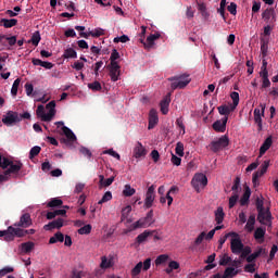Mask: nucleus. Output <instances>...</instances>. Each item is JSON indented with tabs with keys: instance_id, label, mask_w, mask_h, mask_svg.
<instances>
[{
	"instance_id": "nucleus-1",
	"label": "nucleus",
	"mask_w": 278,
	"mask_h": 278,
	"mask_svg": "<svg viewBox=\"0 0 278 278\" xmlns=\"http://www.w3.org/2000/svg\"><path fill=\"white\" fill-rule=\"evenodd\" d=\"M168 81H173L170 85L172 90H177V88H179V90H184V88H186V86L190 84L191 79L189 75L181 74L174 77H169Z\"/></svg>"
},
{
	"instance_id": "nucleus-11",
	"label": "nucleus",
	"mask_w": 278,
	"mask_h": 278,
	"mask_svg": "<svg viewBox=\"0 0 278 278\" xmlns=\"http://www.w3.org/2000/svg\"><path fill=\"white\" fill-rule=\"evenodd\" d=\"M227 121H229V117L224 116L222 119L214 122L212 125L214 131H217L218 134H225L227 130Z\"/></svg>"
},
{
	"instance_id": "nucleus-56",
	"label": "nucleus",
	"mask_w": 278,
	"mask_h": 278,
	"mask_svg": "<svg viewBox=\"0 0 278 278\" xmlns=\"http://www.w3.org/2000/svg\"><path fill=\"white\" fill-rule=\"evenodd\" d=\"M142 273V262H139L132 269H131V277H138Z\"/></svg>"
},
{
	"instance_id": "nucleus-35",
	"label": "nucleus",
	"mask_w": 278,
	"mask_h": 278,
	"mask_svg": "<svg viewBox=\"0 0 278 278\" xmlns=\"http://www.w3.org/2000/svg\"><path fill=\"white\" fill-rule=\"evenodd\" d=\"M168 105H170V98L167 96L164 100L161 101V112L162 114H168Z\"/></svg>"
},
{
	"instance_id": "nucleus-16",
	"label": "nucleus",
	"mask_w": 278,
	"mask_h": 278,
	"mask_svg": "<svg viewBox=\"0 0 278 278\" xmlns=\"http://www.w3.org/2000/svg\"><path fill=\"white\" fill-rule=\"evenodd\" d=\"M160 123V118L157 117V111L155 109H152L149 113V124H148V129H155V125Z\"/></svg>"
},
{
	"instance_id": "nucleus-13",
	"label": "nucleus",
	"mask_w": 278,
	"mask_h": 278,
	"mask_svg": "<svg viewBox=\"0 0 278 278\" xmlns=\"http://www.w3.org/2000/svg\"><path fill=\"white\" fill-rule=\"evenodd\" d=\"M22 168L23 164L21 161H13L11 165H9V168L5 170V175H18Z\"/></svg>"
},
{
	"instance_id": "nucleus-42",
	"label": "nucleus",
	"mask_w": 278,
	"mask_h": 278,
	"mask_svg": "<svg viewBox=\"0 0 278 278\" xmlns=\"http://www.w3.org/2000/svg\"><path fill=\"white\" fill-rule=\"evenodd\" d=\"M236 275H238V270H236V268L233 267H227L224 271L223 278H231V277H236Z\"/></svg>"
},
{
	"instance_id": "nucleus-39",
	"label": "nucleus",
	"mask_w": 278,
	"mask_h": 278,
	"mask_svg": "<svg viewBox=\"0 0 278 278\" xmlns=\"http://www.w3.org/2000/svg\"><path fill=\"white\" fill-rule=\"evenodd\" d=\"M262 79V88H270V79H268V73H260Z\"/></svg>"
},
{
	"instance_id": "nucleus-22",
	"label": "nucleus",
	"mask_w": 278,
	"mask_h": 278,
	"mask_svg": "<svg viewBox=\"0 0 278 278\" xmlns=\"http://www.w3.org/2000/svg\"><path fill=\"white\" fill-rule=\"evenodd\" d=\"M264 236H266V228L258 227L254 231V240L262 244L264 242Z\"/></svg>"
},
{
	"instance_id": "nucleus-60",
	"label": "nucleus",
	"mask_w": 278,
	"mask_h": 278,
	"mask_svg": "<svg viewBox=\"0 0 278 278\" xmlns=\"http://www.w3.org/2000/svg\"><path fill=\"white\" fill-rule=\"evenodd\" d=\"M228 12H230V14H232V16H236V14H238V4H236V2H231L228 7H227Z\"/></svg>"
},
{
	"instance_id": "nucleus-32",
	"label": "nucleus",
	"mask_w": 278,
	"mask_h": 278,
	"mask_svg": "<svg viewBox=\"0 0 278 278\" xmlns=\"http://www.w3.org/2000/svg\"><path fill=\"white\" fill-rule=\"evenodd\" d=\"M21 251L22 253H31V251H34V247H36V244L31 241H27L24 243H21Z\"/></svg>"
},
{
	"instance_id": "nucleus-5",
	"label": "nucleus",
	"mask_w": 278,
	"mask_h": 278,
	"mask_svg": "<svg viewBox=\"0 0 278 278\" xmlns=\"http://www.w3.org/2000/svg\"><path fill=\"white\" fill-rule=\"evenodd\" d=\"M191 186L197 192H201V188L207 186V176L205 174H195L191 180Z\"/></svg>"
},
{
	"instance_id": "nucleus-9",
	"label": "nucleus",
	"mask_w": 278,
	"mask_h": 278,
	"mask_svg": "<svg viewBox=\"0 0 278 278\" xmlns=\"http://www.w3.org/2000/svg\"><path fill=\"white\" fill-rule=\"evenodd\" d=\"M262 18L267 25H273L277 21V15L275 14L274 8H267L262 13Z\"/></svg>"
},
{
	"instance_id": "nucleus-4",
	"label": "nucleus",
	"mask_w": 278,
	"mask_h": 278,
	"mask_svg": "<svg viewBox=\"0 0 278 278\" xmlns=\"http://www.w3.org/2000/svg\"><path fill=\"white\" fill-rule=\"evenodd\" d=\"M2 123L7 127H13L17 123H21V117L16 111H8L5 115L2 116Z\"/></svg>"
},
{
	"instance_id": "nucleus-49",
	"label": "nucleus",
	"mask_w": 278,
	"mask_h": 278,
	"mask_svg": "<svg viewBox=\"0 0 278 278\" xmlns=\"http://www.w3.org/2000/svg\"><path fill=\"white\" fill-rule=\"evenodd\" d=\"M230 98L232 99V108H238V103H240V93L232 91Z\"/></svg>"
},
{
	"instance_id": "nucleus-29",
	"label": "nucleus",
	"mask_w": 278,
	"mask_h": 278,
	"mask_svg": "<svg viewBox=\"0 0 278 278\" xmlns=\"http://www.w3.org/2000/svg\"><path fill=\"white\" fill-rule=\"evenodd\" d=\"M55 216H66V210H64V208L55 210L52 212H48L46 215L47 220H53V218H55Z\"/></svg>"
},
{
	"instance_id": "nucleus-38",
	"label": "nucleus",
	"mask_w": 278,
	"mask_h": 278,
	"mask_svg": "<svg viewBox=\"0 0 278 278\" xmlns=\"http://www.w3.org/2000/svg\"><path fill=\"white\" fill-rule=\"evenodd\" d=\"M40 31H35L30 38V40H28V43L34 45V47H38V45H40Z\"/></svg>"
},
{
	"instance_id": "nucleus-43",
	"label": "nucleus",
	"mask_w": 278,
	"mask_h": 278,
	"mask_svg": "<svg viewBox=\"0 0 278 278\" xmlns=\"http://www.w3.org/2000/svg\"><path fill=\"white\" fill-rule=\"evenodd\" d=\"M136 194V189L131 188V185H125L123 190L124 197H134Z\"/></svg>"
},
{
	"instance_id": "nucleus-2",
	"label": "nucleus",
	"mask_w": 278,
	"mask_h": 278,
	"mask_svg": "<svg viewBox=\"0 0 278 278\" xmlns=\"http://www.w3.org/2000/svg\"><path fill=\"white\" fill-rule=\"evenodd\" d=\"M153 223H155V219L153 218V210H150L146 217H142L132 224V229H146V227H151Z\"/></svg>"
},
{
	"instance_id": "nucleus-27",
	"label": "nucleus",
	"mask_w": 278,
	"mask_h": 278,
	"mask_svg": "<svg viewBox=\"0 0 278 278\" xmlns=\"http://www.w3.org/2000/svg\"><path fill=\"white\" fill-rule=\"evenodd\" d=\"M160 36V33L148 36L147 43H144V49H151L153 45H155V40H157Z\"/></svg>"
},
{
	"instance_id": "nucleus-17",
	"label": "nucleus",
	"mask_w": 278,
	"mask_h": 278,
	"mask_svg": "<svg viewBox=\"0 0 278 278\" xmlns=\"http://www.w3.org/2000/svg\"><path fill=\"white\" fill-rule=\"evenodd\" d=\"M62 131H63L64 136H66V138H67V139L62 140V142H64L65 144H67V142H76L77 141V136H75V132H73V130H71V128L63 126Z\"/></svg>"
},
{
	"instance_id": "nucleus-64",
	"label": "nucleus",
	"mask_w": 278,
	"mask_h": 278,
	"mask_svg": "<svg viewBox=\"0 0 278 278\" xmlns=\"http://www.w3.org/2000/svg\"><path fill=\"white\" fill-rule=\"evenodd\" d=\"M252 254H254V257L257 260L260 255H268V251L264 248H258V251H255Z\"/></svg>"
},
{
	"instance_id": "nucleus-14",
	"label": "nucleus",
	"mask_w": 278,
	"mask_h": 278,
	"mask_svg": "<svg viewBox=\"0 0 278 278\" xmlns=\"http://www.w3.org/2000/svg\"><path fill=\"white\" fill-rule=\"evenodd\" d=\"M62 227H64V219L59 217L58 219L50 222L48 225H45L43 229L46 231H52V229H62Z\"/></svg>"
},
{
	"instance_id": "nucleus-25",
	"label": "nucleus",
	"mask_w": 278,
	"mask_h": 278,
	"mask_svg": "<svg viewBox=\"0 0 278 278\" xmlns=\"http://www.w3.org/2000/svg\"><path fill=\"white\" fill-rule=\"evenodd\" d=\"M9 229L14 233L15 238H25L27 236V232L22 227L9 226Z\"/></svg>"
},
{
	"instance_id": "nucleus-20",
	"label": "nucleus",
	"mask_w": 278,
	"mask_h": 278,
	"mask_svg": "<svg viewBox=\"0 0 278 278\" xmlns=\"http://www.w3.org/2000/svg\"><path fill=\"white\" fill-rule=\"evenodd\" d=\"M217 110H218L220 116L228 117L229 114H231V112H233L236 110V106H233L232 104H230V105L224 104V105L218 106Z\"/></svg>"
},
{
	"instance_id": "nucleus-63",
	"label": "nucleus",
	"mask_w": 278,
	"mask_h": 278,
	"mask_svg": "<svg viewBox=\"0 0 278 278\" xmlns=\"http://www.w3.org/2000/svg\"><path fill=\"white\" fill-rule=\"evenodd\" d=\"M170 162H172V164H174V166H181V157H179L173 153H172Z\"/></svg>"
},
{
	"instance_id": "nucleus-8",
	"label": "nucleus",
	"mask_w": 278,
	"mask_h": 278,
	"mask_svg": "<svg viewBox=\"0 0 278 278\" xmlns=\"http://www.w3.org/2000/svg\"><path fill=\"white\" fill-rule=\"evenodd\" d=\"M154 201H155V185H152L148 188V191L146 193L144 207H147V210H149L150 207H153Z\"/></svg>"
},
{
	"instance_id": "nucleus-58",
	"label": "nucleus",
	"mask_w": 278,
	"mask_h": 278,
	"mask_svg": "<svg viewBox=\"0 0 278 278\" xmlns=\"http://www.w3.org/2000/svg\"><path fill=\"white\" fill-rule=\"evenodd\" d=\"M231 262V256L224 254L220 256L219 266H227Z\"/></svg>"
},
{
	"instance_id": "nucleus-23",
	"label": "nucleus",
	"mask_w": 278,
	"mask_h": 278,
	"mask_svg": "<svg viewBox=\"0 0 278 278\" xmlns=\"http://www.w3.org/2000/svg\"><path fill=\"white\" fill-rule=\"evenodd\" d=\"M251 199V188L249 186H245L244 192L240 199V205L244 207V205H249V200Z\"/></svg>"
},
{
	"instance_id": "nucleus-24",
	"label": "nucleus",
	"mask_w": 278,
	"mask_h": 278,
	"mask_svg": "<svg viewBox=\"0 0 278 278\" xmlns=\"http://www.w3.org/2000/svg\"><path fill=\"white\" fill-rule=\"evenodd\" d=\"M270 147H273V137H268L265 139V141L263 142V144L260 148L258 157H262V155H264V153H266V151H268V149H270Z\"/></svg>"
},
{
	"instance_id": "nucleus-10",
	"label": "nucleus",
	"mask_w": 278,
	"mask_h": 278,
	"mask_svg": "<svg viewBox=\"0 0 278 278\" xmlns=\"http://www.w3.org/2000/svg\"><path fill=\"white\" fill-rule=\"evenodd\" d=\"M257 220L261 225H268L273 220V214L270 213V207L263 208L261 213L258 212Z\"/></svg>"
},
{
	"instance_id": "nucleus-46",
	"label": "nucleus",
	"mask_w": 278,
	"mask_h": 278,
	"mask_svg": "<svg viewBox=\"0 0 278 278\" xmlns=\"http://www.w3.org/2000/svg\"><path fill=\"white\" fill-rule=\"evenodd\" d=\"M261 53L262 58H266L268 55V41L261 39Z\"/></svg>"
},
{
	"instance_id": "nucleus-31",
	"label": "nucleus",
	"mask_w": 278,
	"mask_h": 278,
	"mask_svg": "<svg viewBox=\"0 0 278 278\" xmlns=\"http://www.w3.org/2000/svg\"><path fill=\"white\" fill-rule=\"evenodd\" d=\"M224 220H225V211L223 210V206H219L215 211V222L217 225H222Z\"/></svg>"
},
{
	"instance_id": "nucleus-19",
	"label": "nucleus",
	"mask_w": 278,
	"mask_h": 278,
	"mask_svg": "<svg viewBox=\"0 0 278 278\" xmlns=\"http://www.w3.org/2000/svg\"><path fill=\"white\" fill-rule=\"evenodd\" d=\"M0 238H3L4 242H14L16 237L9 226L7 230H0Z\"/></svg>"
},
{
	"instance_id": "nucleus-54",
	"label": "nucleus",
	"mask_w": 278,
	"mask_h": 278,
	"mask_svg": "<svg viewBox=\"0 0 278 278\" xmlns=\"http://www.w3.org/2000/svg\"><path fill=\"white\" fill-rule=\"evenodd\" d=\"M88 88H89V90H93V92H99L102 90L101 83H99L97 80L88 84Z\"/></svg>"
},
{
	"instance_id": "nucleus-51",
	"label": "nucleus",
	"mask_w": 278,
	"mask_h": 278,
	"mask_svg": "<svg viewBox=\"0 0 278 278\" xmlns=\"http://www.w3.org/2000/svg\"><path fill=\"white\" fill-rule=\"evenodd\" d=\"M168 262V255L161 254L155 260V266H162V264H166Z\"/></svg>"
},
{
	"instance_id": "nucleus-37",
	"label": "nucleus",
	"mask_w": 278,
	"mask_h": 278,
	"mask_svg": "<svg viewBox=\"0 0 278 278\" xmlns=\"http://www.w3.org/2000/svg\"><path fill=\"white\" fill-rule=\"evenodd\" d=\"M245 229L251 233L253 229H255V214L249 216L248 223L245 225Z\"/></svg>"
},
{
	"instance_id": "nucleus-48",
	"label": "nucleus",
	"mask_w": 278,
	"mask_h": 278,
	"mask_svg": "<svg viewBox=\"0 0 278 278\" xmlns=\"http://www.w3.org/2000/svg\"><path fill=\"white\" fill-rule=\"evenodd\" d=\"M129 214H131V205H127L122 210V217H121L122 223L123 220H127V218H129Z\"/></svg>"
},
{
	"instance_id": "nucleus-55",
	"label": "nucleus",
	"mask_w": 278,
	"mask_h": 278,
	"mask_svg": "<svg viewBox=\"0 0 278 278\" xmlns=\"http://www.w3.org/2000/svg\"><path fill=\"white\" fill-rule=\"evenodd\" d=\"M240 197L238 195V193L233 192L232 195L229 198V210L236 207V204L238 203V199Z\"/></svg>"
},
{
	"instance_id": "nucleus-61",
	"label": "nucleus",
	"mask_w": 278,
	"mask_h": 278,
	"mask_svg": "<svg viewBox=\"0 0 278 278\" xmlns=\"http://www.w3.org/2000/svg\"><path fill=\"white\" fill-rule=\"evenodd\" d=\"M175 151L176 155H179V157H184V144L181 143V141L177 142Z\"/></svg>"
},
{
	"instance_id": "nucleus-33",
	"label": "nucleus",
	"mask_w": 278,
	"mask_h": 278,
	"mask_svg": "<svg viewBox=\"0 0 278 278\" xmlns=\"http://www.w3.org/2000/svg\"><path fill=\"white\" fill-rule=\"evenodd\" d=\"M99 184L102 188H110L111 184H114V177H110L108 179H105V176L100 175L99 176Z\"/></svg>"
},
{
	"instance_id": "nucleus-40",
	"label": "nucleus",
	"mask_w": 278,
	"mask_h": 278,
	"mask_svg": "<svg viewBox=\"0 0 278 278\" xmlns=\"http://www.w3.org/2000/svg\"><path fill=\"white\" fill-rule=\"evenodd\" d=\"M63 58H65L66 60L75 59V58H77V51H75V49H73V48H67L64 51Z\"/></svg>"
},
{
	"instance_id": "nucleus-62",
	"label": "nucleus",
	"mask_w": 278,
	"mask_h": 278,
	"mask_svg": "<svg viewBox=\"0 0 278 278\" xmlns=\"http://www.w3.org/2000/svg\"><path fill=\"white\" fill-rule=\"evenodd\" d=\"M104 155H111L112 157H115L116 160H121V154H118L114 149L105 150Z\"/></svg>"
},
{
	"instance_id": "nucleus-52",
	"label": "nucleus",
	"mask_w": 278,
	"mask_h": 278,
	"mask_svg": "<svg viewBox=\"0 0 278 278\" xmlns=\"http://www.w3.org/2000/svg\"><path fill=\"white\" fill-rule=\"evenodd\" d=\"M64 202L61 199L58 198H53L49 203H48V207H61V205H63Z\"/></svg>"
},
{
	"instance_id": "nucleus-30",
	"label": "nucleus",
	"mask_w": 278,
	"mask_h": 278,
	"mask_svg": "<svg viewBox=\"0 0 278 278\" xmlns=\"http://www.w3.org/2000/svg\"><path fill=\"white\" fill-rule=\"evenodd\" d=\"M36 114L43 123H49L51 119H47V116H49V113H45V105L40 104L37 108Z\"/></svg>"
},
{
	"instance_id": "nucleus-53",
	"label": "nucleus",
	"mask_w": 278,
	"mask_h": 278,
	"mask_svg": "<svg viewBox=\"0 0 278 278\" xmlns=\"http://www.w3.org/2000/svg\"><path fill=\"white\" fill-rule=\"evenodd\" d=\"M119 59H121V53H118V50L113 49L111 56H110V60H111L110 64H118V62H116V60H119Z\"/></svg>"
},
{
	"instance_id": "nucleus-57",
	"label": "nucleus",
	"mask_w": 278,
	"mask_h": 278,
	"mask_svg": "<svg viewBox=\"0 0 278 278\" xmlns=\"http://www.w3.org/2000/svg\"><path fill=\"white\" fill-rule=\"evenodd\" d=\"M108 201H112V191H106L98 202V205H103V203H108Z\"/></svg>"
},
{
	"instance_id": "nucleus-12",
	"label": "nucleus",
	"mask_w": 278,
	"mask_h": 278,
	"mask_svg": "<svg viewBox=\"0 0 278 278\" xmlns=\"http://www.w3.org/2000/svg\"><path fill=\"white\" fill-rule=\"evenodd\" d=\"M243 247L244 243H242V240H240V238L231 239L230 249L235 255H240L242 253Z\"/></svg>"
},
{
	"instance_id": "nucleus-59",
	"label": "nucleus",
	"mask_w": 278,
	"mask_h": 278,
	"mask_svg": "<svg viewBox=\"0 0 278 278\" xmlns=\"http://www.w3.org/2000/svg\"><path fill=\"white\" fill-rule=\"evenodd\" d=\"M255 205H256L257 212H260L262 214V211L265 210L264 208V198H256Z\"/></svg>"
},
{
	"instance_id": "nucleus-6",
	"label": "nucleus",
	"mask_w": 278,
	"mask_h": 278,
	"mask_svg": "<svg viewBox=\"0 0 278 278\" xmlns=\"http://www.w3.org/2000/svg\"><path fill=\"white\" fill-rule=\"evenodd\" d=\"M34 225V222L31 220V215L29 213H24L20 220L13 224V227H21L22 229H27L28 227H31Z\"/></svg>"
},
{
	"instance_id": "nucleus-28",
	"label": "nucleus",
	"mask_w": 278,
	"mask_h": 278,
	"mask_svg": "<svg viewBox=\"0 0 278 278\" xmlns=\"http://www.w3.org/2000/svg\"><path fill=\"white\" fill-rule=\"evenodd\" d=\"M46 110H49L48 112L49 116L46 117V121H52L53 116H55V101H50L46 105Z\"/></svg>"
},
{
	"instance_id": "nucleus-50",
	"label": "nucleus",
	"mask_w": 278,
	"mask_h": 278,
	"mask_svg": "<svg viewBox=\"0 0 278 278\" xmlns=\"http://www.w3.org/2000/svg\"><path fill=\"white\" fill-rule=\"evenodd\" d=\"M100 268H103V269L112 268V261L108 260L106 256H102Z\"/></svg>"
},
{
	"instance_id": "nucleus-21",
	"label": "nucleus",
	"mask_w": 278,
	"mask_h": 278,
	"mask_svg": "<svg viewBox=\"0 0 278 278\" xmlns=\"http://www.w3.org/2000/svg\"><path fill=\"white\" fill-rule=\"evenodd\" d=\"M18 24V20L16 18H1L0 20V26L5 27V29H10L12 27H16V25Z\"/></svg>"
},
{
	"instance_id": "nucleus-41",
	"label": "nucleus",
	"mask_w": 278,
	"mask_h": 278,
	"mask_svg": "<svg viewBox=\"0 0 278 278\" xmlns=\"http://www.w3.org/2000/svg\"><path fill=\"white\" fill-rule=\"evenodd\" d=\"M268 166H270V160L264 161L260 167V170H257L256 173L260 174L261 176L266 175Z\"/></svg>"
},
{
	"instance_id": "nucleus-7",
	"label": "nucleus",
	"mask_w": 278,
	"mask_h": 278,
	"mask_svg": "<svg viewBox=\"0 0 278 278\" xmlns=\"http://www.w3.org/2000/svg\"><path fill=\"white\" fill-rule=\"evenodd\" d=\"M266 111V104H261L260 109H254V122L257 125V131H262L264 126L262 124V117L264 116V112Z\"/></svg>"
},
{
	"instance_id": "nucleus-36",
	"label": "nucleus",
	"mask_w": 278,
	"mask_h": 278,
	"mask_svg": "<svg viewBox=\"0 0 278 278\" xmlns=\"http://www.w3.org/2000/svg\"><path fill=\"white\" fill-rule=\"evenodd\" d=\"M179 188L177 186H173L169 191L166 193V200H167V205L170 207L173 205V197L170 194H175V192H178Z\"/></svg>"
},
{
	"instance_id": "nucleus-26",
	"label": "nucleus",
	"mask_w": 278,
	"mask_h": 278,
	"mask_svg": "<svg viewBox=\"0 0 278 278\" xmlns=\"http://www.w3.org/2000/svg\"><path fill=\"white\" fill-rule=\"evenodd\" d=\"M153 233H155V230H153V231L144 230L142 233H140L136 238L137 244H142V242H147V239L149 238V236H153Z\"/></svg>"
},
{
	"instance_id": "nucleus-18",
	"label": "nucleus",
	"mask_w": 278,
	"mask_h": 278,
	"mask_svg": "<svg viewBox=\"0 0 278 278\" xmlns=\"http://www.w3.org/2000/svg\"><path fill=\"white\" fill-rule=\"evenodd\" d=\"M134 157H136L137 160L140 157H144V155H147V149H144V146H142V143L140 141H138L134 148Z\"/></svg>"
},
{
	"instance_id": "nucleus-34",
	"label": "nucleus",
	"mask_w": 278,
	"mask_h": 278,
	"mask_svg": "<svg viewBox=\"0 0 278 278\" xmlns=\"http://www.w3.org/2000/svg\"><path fill=\"white\" fill-rule=\"evenodd\" d=\"M56 242H64V233L58 231L49 239V244H55Z\"/></svg>"
},
{
	"instance_id": "nucleus-47",
	"label": "nucleus",
	"mask_w": 278,
	"mask_h": 278,
	"mask_svg": "<svg viewBox=\"0 0 278 278\" xmlns=\"http://www.w3.org/2000/svg\"><path fill=\"white\" fill-rule=\"evenodd\" d=\"M40 151H42V148L39 146H35L29 151V160H34L37 155L40 154Z\"/></svg>"
},
{
	"instance_id": "nucleus-15",
	"label": "nucleus",
	"mask_w": 278,
	"mask_h": 278,
	"mask_svg": "<svg viewBox=\"0 0 278 278\" xmlns=\"http://www.w3.org/2000/svg\"><path fill=\"white\" fill-rule=\"evenodd\" d=\"M109 71H110V77L113 81H118V77H121V65L118 64H110L108 66Z\"/></svg>"
},
{
	"instance_id": "nucleus-3",
	"label": "nucleus",
	"mask_w": 278,
	"mask_h": 278,
	"mask_svg": "<svg viewBox=\"0 0 278 278\" xmlns=\"http://www.w3.org/2000/svg\"><path fill=\"white\" fill-rule=\"evenodd\" d=\"M226 147H229V137H227V135H224L219 139L212 141L208 146L213 153H218V151H223V149H226Z\"/></svg>"
},
{
	"instance_id": "nucleus-44",
	"label": "nucleus",
	"mask_w": 278,
	"mask_h": 278,
	"mask_svg": "<svg viewBox=\"0 0 278 278\" xmlns=\"http://www.w3.org/2000/svg\"><path fill=\"white\" fill-rule=\"evenodd\" d=\"M92 231V226L90 224H87L78 229L79 236H88Z\"/></svg>"
},
{
	"instance_id": "nucleus-45",
	"label": "nucleus",
	"mask_w": 278,
	"mask_h": 278,
	"mask_svg": "<svg viewBox=\"0 0 278 278\" xmlns=\"http://www.w3.org/2000/svg\"><path fill=\"white\" fill-rule=\"evenodd\" d=\"M21 86V78H16L11 88V94L16 97L18 94V87Z\"/></svg>"
}]
</instances>
